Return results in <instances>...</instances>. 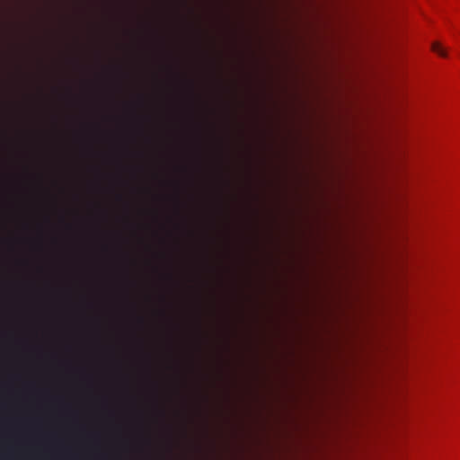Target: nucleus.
Returning <instances> with one entry per match:
<instances>
[{"mask_svg":"<svg viewBox=\"0 0 460 460\" xmlns=\"http://www.w3.org/2000/svg\"><path fill=\"white\" fill-rule=\"evenodd\" d=\"M41 438L47 442L53 444H60L62 442V439L56 434H45L41 437Z\"/></svg>","mask_w":460,"mask_h":460,"instance_id":"7ed1b4c3","label":"nucleus"},{"mask_svg":"<svg viewBox=\"0 0 460 460\" xmlns=\"http://www.w3.org/2000/svg\"><path fill=\"white\" fill-rule=\"evenodd\" d=\"M432 49L441 57H446L445 49L440 46L439 43L435 42L432 44Z\"/></svg>","mask_w":460,"mask_h":460,"instance_id":"20e7f679","label":"nucleus"},{"mask_svg":"<svg viewBox=\"0 0 460 460\" xmlns=\"http://www.w3.org/2000/svg\"><path fill=\"white\" fill-rule=\"evenodd\" d=\"M0 460H225L224 458H0Z\"/></svg>","mask_w":460,"mask_h":460,"instance_id":"f257e3e1","label":"nucleus"},{"mask_svg":"<svg viewBox=\"0 0 460 460\" xmlns=\"http://www.w3.org/2000/svg\"><path fill=\"white\" fill-rule=\"evenodd\" d=\"M80 440L85 444L97 445L101 443L102 436L99 433H87L82 435Z\"/></svg>","mask_w":460,"mask_h":460,"instance_id":"f03ea898","label":"nucleus"}]
</instances>
